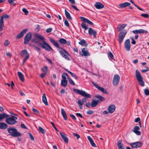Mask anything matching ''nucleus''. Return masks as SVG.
<instances>
[{"mask_svg":"<svg viewBox=\"0 0 149 149\" xmlns=\"http://www.w3.org/2000/svg\"><path fill=\"white\" fill-rule=\"evenodd\" d=\"M36 38H32L31 41L35 43L37 45L40 46L41 47L45 49L46 51L49 52L50 50H53V49L47 42L45 41V38L41 35L38 33H36L34 35Z\"/></svg>","mask_w":149,"mask_h":149,"instance_id":"obj_1","label":"nucleus"},{"mask_svg":"<svg viewBox=\"0 0 149 149\" xmlns=\"http://www.w3.org/2000/svg\"><path fill=\"white\" fill-rule=\"evenodd\" d=\"M73 91L85 97L83 98L82 100V101L83 103L86 101L87 98H91V96L89 94L83 90H80L74 88Z\"/></svg>","mask_w":149,"mask_h":149,"instance_id":"obj_2","label":"nucleus"},{"mask_svg":"<svg viewBox=\"0 0 149 149\" xmlns=\"http://www.w3.org/2000/svg\"><path fill=\"white\" fill-rule=\"evenodd\" d=\"M8 132L11 134V136L14 137H17L21 136V133L17 131V130L15 128L9 127L7 129Z\"/></svg>","mask_w":149,"mask_h":149,"instance_id":"obj_3","label":"nucleus"},{"mask_svg":"<svg viewBox=\"0 0 149 149\" xmlns=\"http://www.w3.org/2000/svg\"><path fill=\"white\" fill-rule=\"evenodd\" d=\"M80 18L81 20L84 22H82L81 24V26L85 30H87L88 28L87 26H86V24L84 23L85 22L91 25H93V23L92 22L84 17H80Z\"/></svg>","mask_w":149,"mask_h":149,"instance_id":"obj_4","label":"nucleus"},{"mask_svg":"<svg viewBox=\"0 0 149 149\" xmlns=\"http://www.w3.org/2000/svg\"><path fill=\"white\" fill-rule=\"evenodd\" d=\"M136 79L140 83H139L141 87H143L144 86V82L143 81V78L141 75L139 71L138 70H136Z\"/></svg>","mask_w":149,"mask_h":149,"instance_id":"obj_5","label":"nucleus"},{"mask_svg":"<svg viewBox=\"0 0 149 149\" xmlns=\"http://www.w3.org/2000/svg\"><path fill=\"white\" fill-rule=\"evenodd\" d=\"M6 118V122L10 125H14L17 122L16 120L17 119V118L14 116H11L10 117H8Z\"/></svg>","mask_w":149,"mask_h":149,"instance_id":"obj_6","label":"nucleus"},{"mask_svg":"<svg viewBox=\"0 0 149 149\" xmlns=\"http://www.w3.org/2000/svg\"><path fill=\"white\" fill-rule=\"evenodd\" d=\"M66 77H68V75L66 73H64L62 75L63 80L61 81V85L64 87L66 86L68 84V81L66 79Z\"/></svg>","mask_w":149,"mask_h":149,"instance_id":"obj_7","label":"nucleus"},{"mask_svg":"<svg viewBox=\"0 0 149 149\" xmlns=\"http://www.w3.org/2000/svg\"><path fill=\"white\" fill-rule=\"evenodd\" d=\"M127 31L126 30H124L121 31L119 33L118 40L120 44H121L122 43L126 34L127 33Z\"/></svg>","mask_w":149,"mask_h":149,"instance_id":"obj_8","label":"nucleus"},{"mask_svg":"<svg viewBox=\"0 0 149 149\" xmlns=\"http://www.w3.org/2000/svg\"><path fill=\"white\" fill-rule=\"evenodd\" d=\"M59 52L62 56L68 60H70V58L68 57L69 54L65 49H61L59 51Z\"/></svg>","mask_w":149,"mask_h":149,"instance_id":"obj_9","label":"nucleus"},{"mask_svg":"<svg viewBox=\"0 0 149 149\" xmlns=\"http://www.w3.org/2000/svg\"><path fill=\"white\" fill-rule=\"evenodd\" d=\"M120 79V77L119 75L116 74L114 75L113 81V86H116L118 84Z\"/></svg>","mask_w":149,"mask_h":149,"instance_id":"obj_10","label":"nucleus"},{"mask_svg":"<svg viewBox=\"0 0 149 149\" xmlns=\"http://www.w3.org/2000/svg\"><path fill=\"white\" fill-rule=\"evenodd\" d=\"M91 82L99 90L101 91L103 93H104L105 94H109V93L107 92V90H106L104 88L100 87L98 85L95 84L94 82H93L92 81H91Z\"/></svg>","mask_w":149,"mask_h":149,"instance_id":"obj_11","label":"nucleus"},{"mask_svg":"<svg viewBox=\"0 0 149 149\" xmlns=\"http://www.w3.org/2000/svg\"><path fill=\"white\" fill-rule=\"evenodd\" d=\"M130 146L132 148H138L142 146V144L141 142L137 141L130 143Z\"/></svg>","mask_w":149,"mask_h":149,"instance_id":"obj_12","label":"nucleus"},{"mask_svg":"<svg viewBox=\"0 0 149 149\" xmlns=\"http://www.w3.org/2000/svg\"><path fill=\"white\" fill-rule=\"evenodd\" d=\"M31 38V33L29 32L27 33L24 38V43L25 44H27Z\"/></svg>","mask_w":149,"mask_h":149,"instance_id":"obj_13","label":"nucleus"},{"mask_svg":"<svg viewBox=\"0 0 149 149\" xmlns=\"http://www.w3.org/2000/svg\"><path fill=\"white\" fill-rule=\"evenodd\" d=\"M82 54H81V56H90V54L86 48H83L81 49Z\"/></svg>","mask_w":149,"mask_h":149,"instance_id":"obj_14","label":"nucleus"},{"mask_svg":"<svg viewBox=\"0 0 149 149\" xmlns=\"http://www.w3.org/2000/svg\"><path fill=\"white\" fill-rule=\"evenodd\" d=\"M133 33L134 34H136L138 33H145L146 34L148 33L147 31L143 29H140L139 30H134L132 31Z\"/></svg>","mask_w":149,"mask_h":149,"instance_id":"obj_15","label":"nucleus"},{"mask_svg":"<svg viewBox=\"0 0 149 149\" xmlns=\"http://www.w3.org/2000/svg\"><path fill=\"white\" fill-rule=\"evenodd\" d=\"M88 33L90 36L93 35L94 38H96L97 33L95 30H93L92 28H90L88 29Z\"/></svg>","mask_w":149,"mask_h":149,"instance_id":"obj_16","label":"nucleus"},{"mask_svg":"<svg viewBox=\"0 0 149 149\" xmlns=\"http://www.w3.org/2000/svg\"><path fill=\"white\" fill-rule=\"evenodd\" d=\"M28 30V29L27 28L23 29L19 34L17 35L16 38L17 39H18L22 38Z\"/></svg>","mask_w":149,"mask_h":149,"instance_id":"obj_17","label":"nucleus"},{"mask_svg":"<svg viewBox=\"0 0 149 149\" xmlns=\"http://www.w3.org/2000/svg\"><path fill=\"white\" fill-rule=\"evenodd\" d=\"M125 48L127 51H129L130 48V41L129 39L126 40L125 43Z\"/></svg>","mask_w":149,"mask_h":149,"instance_id":"obj_18","label":"nucleus"},{"mask_svg":"<svg viewBox=\"0 0 149 149\" xmlns=\"http://www.w3.org/2000/svg\"><path fill=\"white\" fill-rule=\"evenodd\" d=\"M59 134L64 141L66 143H68V137L65 136V133L60 132Z\"/></svg>","mask_w":149,"mask_h":149,"instance_id":"obj_19","label":"nucleus"},{"mask_svg":"<svg viewBox=\"0 0 149 149\" xmlns=\"http://www.w3.org/2000/svg\"><path fill=\"white\" fill-rule=\"evenodd\" d=\"M20 54L22 56H23L24 54H25L26 55L24 59L26 61L29 58V56L28 54V52L27 50L26 49H24L22 51Z\"/></svg>","mask_w":149,"mask_h":149,"instance_id":"obj_20","label":"nucleus"},{"mask_svg":"<svg viewBox=\"0 0 149 149\" xmlns=\"http://www.w3.org/2000/svg\"><path fill=\"white\" fill-rule=\"evenodd\" d=\"M139 130L140 128L139 126H135L134 127L132 131L136 135H139L141 134V132L139 131Z\"/></svg>","mask_w":149,"mask_h":149,"instance_id":"obj_21","label":"nucleus"},{"mask_svg":"<svg viewBox=\"0 0 149 149\" xmlns=\"http://www.w3.org/2000/svg\"><path fill=\"white\" fill-rule=\"evenodd\" d=\"M116 107L114 105H110L108 108L109 112L110 113H112L115 111Z\"/></svg>","mask_w":149,"mask_h":149,"instance_id":"obj_22","label":"nucleus"},{"mask_svg":"<svg viewBox=\"0 0 149 149\" xmlns=\"http://www.w3.org/2000/svg\"><path fill=\"white\" fill-rule=\"evenodd\" d=\"M95 6L97 9H101L104 7V5L102 3L98 2L95 3Z\"/></svg>","mask_w":149,"mask_h":149,"instance_id":"obj_23","label":"nucleus"},{"mask_svg":"<svg viewBox=\"0 0 149 149\" xmlns=\"http://www.w3.org/2000/svg\"><path fill=\"white\" fill-rule=\"evenodd\" d=\"M50 42L56 48H60V47L58 45L57 42L55 41L53 39L51 38H49Z\"/></svg>","mask_w":149,"mask_h":149,"instance_id":"obj_24","label":"nucleus"},{"mask_svg":"<svg viewBox=\"0 0 149 149\" xmlns=\"http://www.w3.org/2000/svg\"><path fill=\"white\" fill-rule=\"evenodd\" d=\"M100 102L99 100H92L91 104V106L92 107H96L98 104V103Z\"/></svg>","mask_w":149,"mask_h":149,"instance_id":"obj_25","label":"nucleus"},{"mask_svg":"<svg viewBox=\"0 0 149 149\" xmlns=\"http://www.w3.org/2000/svg\"><path fill=\"white\" fill-rule=\"evenodd\" d=\"M130 5V3L129 2H125L123 3L120 4L119 6L120 8H122L129 6Z\"/></svg>","mask_w":149,"mask_h":149,"instance_id":"obj_26","label":"nucleus"},{"mask_svg":"<svg viewBox=\"0 0 149 149\" xmlns=\"http://www.w3.org/2000/svg\"><path fill=\"white\" fill-rule=\"evenodd\" d=\"M87 138L90 141L91 146L93 147H96V146L95 143L94 142V141L92 138L91 136H87Z\"/></svg>","mask_w":149,"mask_h":149,"instance_id":"obj_27","label":"nucleus"},{"mask_svg":"<svg viewBox=\"0 0 149 149\" xmlns=\"http://www.w3.org/2000/svg\"><path fill=\"white\" fill-rule=\"evenodd\" d=\"M61 114L65 120H67L68 119L67 116L65 112L63 109H61Z\"/></svg>","mask_w":149,"mask_h":149,"instance_id":"obj_28","label":"nucleus"},{"mask_svg":"<svg viewBox=\"0 0 149 149\" xmlns=\"http://www.w3.org/2000/svg\"><path fill=\"white\" fill-rule=\"evenodd\" d=\"M122 140H119L117 143V146L118 149H124V147L123 146V144L121 143Z\"/></svg>","mask_w":149,"mask_h":149,"instance_id":"obj_29","label":"nucleus"},{"mask_svg":"<svg viewBox=\"0 0 149 149\" xmlns=\"http://www.w3.org/2000/svg\"><path fill=\"white\" fill-rule=\"evenodd\" d=\"M42 102L46 105H48V103L47 102L46 97L45 94L43 93L42 97Z\"/></svg>","mask_w":149,"mask_h":149,"instance_id":"obj_30","label":"nucleus"},{"mask_svg":"<svg viewBox=\"0 0 149 149\" xmlns=\"http://www.w3.org/2000/svg\"><path fill=\"white\" fill-rule=\"evenodd\" d=\"M8 127V125L5 123L1 122L0 123V128L1 129H5Z\"/></svg>","mask_w":149,"mask_h":149,"instance_id":"obj_31","label":"nucleus"},{"mask_svg":"<svg viewBox=\"0 0 149 149\" xmlns=\"http://www.w3.org/2000/svg\"><path fill=\"white\" fill-rule=\"evenodd\" d=\"M17 74L21 81L22 82H24V75L20 72H18Z\"/></svg>","mask_w":149,"mask_h":149,"instance_id":"obj_32","label":"nucleus"},{"mask_svg":"<svg viewBox=\"0 0 149 149\" xmlns=\"http://www.w3.org/2000/svg\"><path fill=\"white\" fill-rule=\"evenodd\" d=\"M79 43L80 45L85 47H86L88 45V44L86 43V41L83 39L81 40L79 42Z\"/></svg>","mask_w":149,"mask_h":149,"instance_id":"obj_33","label":"nucleus"},{"mask_svg":"<svg viewBox=\"0 0 149 149\" xmlns=\"http://www.w3.org/2000/svg\"><path fill=\"white\" fill-rule=\"evenodd\" d=\"M8 117V115L5 113H3L0 114V121H1L5 118H7Z\"/></svg>","mask_w":149,"mask_h":149,"instance_id":"obj_34","label":"nucleus"},{"mask_svg":"<svg viewBox=\"0 0 149 149\" xmlns=\"http://www.w3.org/2000/svg\"><path fill=\"white\" fill-rule=\"evenodd\" d=\"M65 12L66 18L70 20H71L72 19V18L71 17L70 13L66 10H65Z\"/></svg>","mask_w":149,"mask_h":149,"instance_id":"obj_35","label":"nucleus"},{"mask_svg":"<svg viewBox=\"0 0 149 149\" xmlns=\"http://www.w3.org/2000/svg\"><path fill=\"white\" fill-rule=\"evenodd\" d=\"M95 97L98 98L99 99L100 102L101 101H104L105 99L104 97L101 96L99 95H97L95 96Z\"/></svg>","mask_w":149,"mask_h":149,"instance_id":"obj_36","label":"nucleus"},{"mask_svg":"<svg viewBox=\"0 0 149 149\" xmlns=\"http://www.w3.org/2000/svg\"><path fill=\"white\" fill-rule=\"evenodd\" d=\"M41 70L43 73L47 74L48 71V68L47 66H45L41 68Z\"/></svg>","mask_w":149,"mask_h":149,"instance_id":"obj_37","label":"nucleus"},{"mask_svg":"<svg viewBox=\"0 0 149 149\" xmlns=\"http://www.w3.org/2000/svg\"><path fill=\"white\" fill-rule=\"evenodd\" d=\"M32 111L33 112H34V114L36 115H38L39 113V111L37 110L36 109L33 108H32Z\"/></svg>","mask_w":149,"mask_h":149,"instance_id":"obj_38","label":"nucleus"},{"mask_svg":"<svg viewBox=\"0 0 149 149\" xmlns=\"http://www.w3.org/2000/svg\"><path fill=\"white\" fill-rule=\"evenodd\" d=\"M59 42L62 44H65L67 43L66 41L63 38H61L59 40Z\"/></svg>","mask_w":149,"mask_h":149,"instance_id":"obj_39","label":"nucleus"},{"mask_svg":"<svg viewBox=\"0 0 149 149\" xmlns=\"http://www.w3.org/2000/svg\"><path fill=\"white\" fill-rule=\"evenodd\" d=\"M15 0H8V2L10 4H12L13 6H15L16 5V3L14 2V1Z\"/></svg>","mask_w":149,"mask_h":149,"instance_id":"obj_40","label":"nucleus"},{"mask_svg":"<svg viewBox=\"0 0 149 149\" xmlns=\"http://www.w3.org/2000/svg\"><path fill=\"white\" fill-rule=\"evenodd\" d=\"M4 26V23L0 22V31H2Z\"/></svg>","mask_w":149,"mask_h":149,"instance_id":"obj_41","label":"nucleus"},{"mask_svg":"<svg viewBox=\"0 0 149 149\" xmlns=\"http://www.w3.org/2000/svg\"><path fill=\"white\" fill-rule=\"evenodd\" d=\"M76 80L78 79V77H77L74 73H72L71 72L69 73Z\"/></svg>","mask_w":149,"mask_h":149,"instance_id":"obj_42","label":"nucleus"},{"mask_svg":"<svg viewBox=\"0 0 149 149\" xmlns=\"http://www.w3.org/2000/svg\"><path fill=\"white\" fill-rule=\"evenodd\" d=\"M5 84L8 85L9 86H10L12 89H13V86H14V84L13 81H11V84L8 83H5Z\"/></svg>","mask_w":149,"mask_h":149,"instance_id":"obj_43","label":"nucleus"},{"mask_svg":"<svg viewBox=\"0 0 149 149\" xmlns=\"http://www.w3.org/2000/svg\"><path fill=\"white\" fill-rule=\"evenodd\" d=\"M38 129L40 132L42 134H44L45 132L44 130L41 127H38Z\"/></svg>","mask_w":149,"mask_h":149,"instance_id":"obj_44","label":"nucleus"},{"mask_svg":"<svg viewBox=\"0 0 149 149\" xmlns=\"http://www.w3.org/2000/svg\"><path fill=\"white\" fill-rule=\"evenodd\" d=\"M68 81L70 84L71 85L73 86H74L75 85V83L70 78H69L68 79Z\"/></svg>","mask_w":149,"mask_h":149,"instance_id":"obj_45","label":"nucleus"},{"mask_svg":"<svg viewBox=\"0 0 149 149\" xmlns=\"http://www.w3.org/2000/svg\"><path fill=\"white\" fill-rule=\"evenodd\" d=\"M108 55L111 59L114 60V56L113 54H112V53L111 52H109L108 54Z\"/></svg>","mask_w":149,"mask_h":149,"instance_id":"obj_46","label":"nucleus"},{"mask_svg":"<svg viewBox=\"0 0 149 149\" xmlns=\"http://www.w3.org/2000/svg\"><path fill=\"white\" fill-rule=\"evenodd\" d=\"M22 11L24 13L25 15H27L28 14L29 12L26 8H22Z\"/></svg>","mask_w":149,"mask_h":149,"instance_id":"obj_47","label":"nucleus"},{"mask_svg":"<svg viewBox=\"0 0 149 149\" xmlns=\"http://www.w3.org/2000/svg\"><path fill=\"white\" fill-rule=\"evenodd\" d=\"M144 92L145 94L146 95H149V90L147 89H145L144 90Z\"/></svg>","mask_w":149,"mask_h":149,"instance_id":"obj_48","label":"nucleus"},{"mask_svg":"<svg viewBox=\"0 0 149 149\" xmlns=\"http://www.w3.org/2000/svg\"><path fill=\"white\" fill-rule=\"evenodd\" d=\"M141 16L145 18H148L149 16L148 14L146 13L141 14Z\"/></svg>","mask_w":149,"mask_h":149,"instance_id":"obj_49","label":"nucleus"},{"mask_svg":"<svg viewBox=\"0 0 149 149\" xmlns=\"http://www.w3.org/2000/svg\"><path fill=\"white\" fill-rule=\"evenodd\" d=\"M50 123L52 125V126H53V127L54 128V129L56 131L58 132V130L57 128L56 127L54 123L53 122H50Z\"/></svg>","mask_w":149,"mask_h":149,"instance_id":"obj_50","label":"nucleus"},{"mask_svg":"<svg viewBox=\"0 0 149 149\" xmlns=\"http://www.w3.org/2000/svg\"><path fill=\"white\" fill-rule=\"evenodd\" d=\"M64 24L65 25L68 27H69V25L68 23V21L66 19H65L64 20Z\"/></svg>","mask_w":149,"mask_h":149,"instance_id":"obj_51","label":"nucleus"},{"mask_svg":"<svg viewBox=\"0 0 149 149\" xmlns=\"http://www.w3.org/2000/svg\"><path fill=\"white\" fill-rule=\"evenodd\" d=\"M122 28V29H124L125 27L127 26L126 24H121L119 25Z\"/></svg>","mask_w":149,"mask_h":149,"instance_id":"obj_52","label":"nucleus"},{"mask_svg":"<svg viewBox=\"0 0 149 149\" xmlns=\"http://www.w3.org/2000/svg\"><path fill=\"white\" fill-rule=\"evenodd\" d=\"M10 44V42L8 40H5L4 43V45L5 46H8Z\"/></svg>","mask_w":149,"mask_h":149,"instance_id":"obj_53","label":"nucleus"},{"mask_svg":"<svg viewBox=\"0 0 149 149\" xmlns=\"http://www.w3.org/2000/svg\"><path fill=\"white\" fill-rule=\"evenodd\" d=\"M77 103L79 105L82 106L83 104V102L81 100H79L78 101Z\"/></svg>","mask_w":149,"mask_h":149,"instance_id":"obj_54","label":"nucleus"},{"mask_svg":"<svg viewBox=\"0 0 149 149\" xmlns=\"http://www.w3.org/2000/svg\"><path fill=\"white\" fill-rule=\"evenodd\" d=\"M73 135L74 136L77 137V139H79L80 137V136L77 133H73Z\"/></svg>","mask_w":149,"mask_h":149,"instance_id":"obj_55","label":"nucleus"},{"mask_svg":"<svg viewBox=\"0 0 149 149\" xmlns=\"http://www.w3.org/2000/svg\"><path fill=\"white\" fill-rule=\"evenodd\" d=\"M46 74H47L43 72L40 74V76L42 78H43L46 76Z\"/></svg>","mask_w":149,"mask_h":149,"instance_id":"obj_56","label":"nucleus"},{"mask_svg":"<svg viewBox=\"0 0 149 149\" xmlns=\"http://www.w3.org/2000/svg\"><path fill=\"white\" fill-rule=\"evenodd\" d=\"M94 113V111L91 110H88L87 112V113L88 114H91Z\"/></svg>","mask_w":149,"mask_h":149,"instance_id":"obj_57","label":"nucleus"},{"mask_svg":"<svg viewBox=\"0 0 149 149\" xmlns=\"http://www.w3.org/2000/svg\"><path fill=\"white\" fill-rule=\"evenodd\" d=\"M2 16L3 17V18L5 19H8L10 17V16L6 14L3 15Z\"/></svg>","mask_w":149,"mask_h":149,"instance_id":"obj_58","label":"nucleus"},{"mask_svg":"<svg viewBox=\"0 0 149 149\" xmlns=\"http://www.w3.org/2000/svg\"><path fill=\"white\" fill-rule=\"evenodd\" d=\"M29 135L30 137L31 140H33L34 139L33 136L30 133H29Z\"/></svg>","mask_w":149,"mask_h":149,"instance_id":"obj_59","label":"nucleus"},{"mask_svg":"<svg viewBox=\"0 0 149 149\" xmlns=\"http://www.w3.org/2000/svg\"><path fill=\"white\" fill-rule=\"evenodd\" d=\"M52 28H49L46 30V31L47 33H50L52 31Z\"/></svg>","mask_w":149,"mask_h":149,"instance_id":"obj_60","label":"nucleus"},{"mask_svg":"<svg viewBox=\"0 0 149 149\" xmlns=\"http://www.w3.org/2000/svg\"><path fill=\"white\" fill-rule=\"evenodd\" d=\"M140 121V118L139 117L136 118L135 120V122L136 123L139 122Z\"/></svg>","mask_w":149,"mask_h":149,"instance_id":"obj_61","label":"nucleus"},{"mask_svg":"<svg viewBox=\"0 0 149 149\" xmlns=\"http://www.w3.org/2000/svg\"><path fill=\"white\" fill-rule=\"evenodd\" d=\"M146 70H142V72L144 73L148 71L149 70V68L148 67H146Z\"/></svg>","mask_w":149,"mask_h":149,"instance_id":"obj_62","label":"nucleus"},{"mask_svg":"<svg viewBox=\"0 0 149 149\" xmlns=\"http://www.w3.org/2000/svg\"><path fill=\"white\" fill-rule=\"evenodd\" d=\"M70 116L74 120H76V118L75 116L73 115L72 114H70Z\"/></svg>","mask_w":149,"mask_h":149,"instance_id":"obj_63","label":"nucleus"},{"mask_svg":"<svg viewBox=\"0 0 149 149\" xmlns=\"http://www.w3.org/2000/svg\"><path fill=\"white\" fill-rule=\"evenodd\" d=\"M132 43L133 44H134V45H135L136 44V42L134 40V39L133 38H132Z\"/></svg>","mask_w":149,"mask_h":149,"instance_id":"obj_64","label":"nucleus"}]
</instances>
